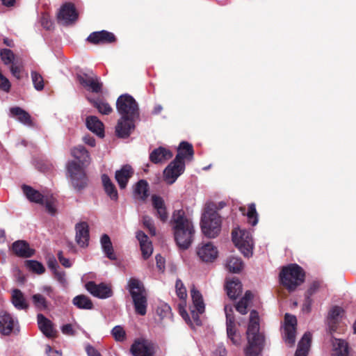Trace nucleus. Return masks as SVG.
I'll list each match as a JSON object with an SVG mask.
<instances>
[{
	"mask_svg": "<svg viewBox=\"0 0 356 356\" xmlns=\"http://www.w3.org/2000/svg\"><path fill=\"white\" fill-rule=\"evenodd\" d=\"M25 266L29 270L38 275H41L45 271L42 264L35 260H26L25 261Z\"/></svg>",
	"mask_w": 356,
	"mask_h": 356,
	"instance_id": "nucleus-40",
	"label": "nucleus"
},
{
	"mask_svg": "<svg viewBox=\"0 0 356 356\" xmlns=\"http://www.w3.org/2000/svg\"><path fill=\"white\" fill-rule=\"evenodd\" d=\"M38 327L42 334L47 338L51 339L56 337L57 331L54 328L53 323L43 314L37 315Z\"/></svg>",
	"mask_w": 356,
	"mask_h": 356,
	"instance_id": "nucleus-19",
	"label": "nucleus"
},
{
	"mask_svg": "<svg viewBox=\"0 0 356 356\" xmlns=\"http://www.w3.org/2000/svg\"><path fill=\"white\" fill-rule=\"evenodd\" d=\"M2 61L5 65L13 64L14 60V54L13 51L8 49H3L0 52Z\"/></svg>",
	"mask_w": 356,
	"mask_h": 356,
	"instance_id": "nucleus-46",
	"label": "nucleus"
},
{
	"mask_svg": "<svg viewBox=\"0 0 356 356\" xmlns=\"http://www.w3.org/2000/svg\"><path fill=\"white\" fill-rule=\"evenodd\" d=\"M172 221L177 245L181 249H187L192 243L195 235L192 220L186 216L183 210L180 209L173 212Z\"/></svg>",
	"mask_w": 356,
	"mask_h": 356,
	"instance_id": "nucleus-4",
	"label": "nucleus"
},
{
	"mask_svg": "<svg viewBox=\"0 0 356 356\" xmlns=\"http://www.w3.org/2000/svg\"><path fill=\"white\" fill-rule=\"evenodd\" d=\"M86 122L89 130L100 138L104 136V124L96 116H88Z\"/></svg>",
	"mask_w": 356,
	"mask_h": 356,
	"instance_id": "nucleus-29",
	"label": "nucleus"
},
{
	"mask_svg": "<svg viewBox=\"0 0 356 356\" xmlns=\"http://www.w3.org/2000/svg\"><path fill=\"white\" fill-rule=\"evenodd\" d=\"M58 259L60 261V263L65 268H70L72 266V263L71 261L63 257V252L62 251H59L58 252Z\"/></svg>",
	"mask_w": 356,
	"mask_h": 356,
	"instance_id": "nucleus-56",
	"label": "nucleus"
},
{
	"mask_svg": "<svg viewBox=\"0 0 356 356\" xmlns=\"http://www.w3.org/2000/svg\"><path fill=\"white\" fill-rule=\"evenodd\" d=\"M343 309L338 306L333 307L329 312L327 323L331 333L337 330L336 324L343 315Z\"/></svg>",
	"mask_w": 356,
	"mask_h": 356,
	"instance_id": "nucleus-28",
	"label": "nucleus"
},
{
	"mask_svg": "<svg viewBox=\"0 0 356 356\" xmlns=\"http://www.w3.org/2000/svg\"><path fill=\"white\" fill-rule=\"evenodd\" d=\"M93 105L99 111V113L104 115H108L113 111L111 106L107 102L100 99L93 101Z\"/></svg>",
	"mask_w": 356,
	"mask_h": 356,
	"instance_id": "nucleus-43",
	"label": "nucleus"
},
{
	"mask_svg": "<svg viewBox=\"0 0 356 356\" xmlns=\"http://www.w3.org/2000/svg\"><path fill=\"white\" fill-rule=\"evenodd\" d=\"M312 303V298H308V297H307V296H305V302L303 305V310H305L307 312H309Z\"/></svg>",
	"mask_w": 356,
	"mask_h": 356,
	"instance_id": "nucleus-64",
	"label": "nucleus"
},
{
	"mask_svg": "<svg viewBox=\"0 0 356 356\" xmlns=\"http://www.w3.org/2000/svg\"><path fill=\"white\" fill-rule=\"evenodd\" d=\"M116 108L121 116L115 127L116 135L122 138H128L139 118L138 104L131 95L123 94L118 98Z\"/></svg>",
	"mask_w": 356,
	"mask_h": 356,
	"instance_id": "nucleus-1",
	"label": "nucleus"
},
{
	"mask_svg": "<svg viewBox=\"0 0 356 356\" xmlns=\"http://www.w3.org/2000/svg\"><path fill=\"white\" fill-rule=\"evenodd\" d=\"M86 351L88 356H102L100 353L92 346L88 344L86 346Z\"/></svg>",
	"mask_w": 356,
	"mask_h": 356,
	"instance_id": "nucleus-57",
	"label": "nucleus"
},
{
	"mask_svg": "<svg viewBox=\"0 0 356 356\" xmlns=\"http://www.w3.org/2000/svg\"><path fill=\"white\" fill-rule=\"evenodd\" d=\"M130 351L134 356H153L154 346L146 339H138L131 345Z\"/></svg>",
	"mask_w": 356,
	"mask_h": 356,
	"instance_id": "nucleus-14",
	"label": "nucleus"
},
{
	"mask_svg": "<svg viewBox=\"0 0 356 356\" xmlns=\"http://www.w3.org/2000/svg\"><path fill=\"white\" fill-rule=\"evenodd\" d=\"M54 275L55 279L62 285L65 286L67 284V280L65 278V273L64 271H60L59 270H56L53 273Z\"/></svg>",
	"mask_w": 356,
	"mask_h": 356,
	"instance_id": "nucleus-53",
	"label": "nucleus"
},
{
	"mask_svg": "<svg viewBox=\"0 0 356 356\" xmlns=\"http://www.w3.org/2000/svg\"><path fill=\"white\" fill-rule=\"evenodd\" d=\"M296 327H284L283 337L285 342L290 346L294 345L296 341Z\"/></svg>",
	"mask_w": 356,
	"mask_h": 356,
	"instance_id": "nucleus-41",
	"label": "nucleus"
},
{
	"mask_svg": "<svg viewBox=\"0 0 356 356\" xmlns=\"http://www.w3.org/2000/svg\"><path fill=\"white\" fill-rule=\"evenodd\" d=\"M191 298L193 300V309H191V314L192 321H186L191 325H200L201 320L199 314H203L205 309V305L200 292L197 290L194 286L191 290Z\"/></svg>",
	"mask_w": 356,
	"mask_h": 356,
	"instance_id": "nucleus-11",
	"label": "nucleus"
},
{
	"mask_svg": "<svg viewBox=\"0 0 356 356\" xmlns=\"http://www.w3.org/2000/svg\"><path fill=\"white\" fill-rule=\"evenodd\" d=\"M45 353L47 356H60L61 355L60 352L56 350H53L49 345L45 346Z\"/></svg>",
	"mask_w": 356,
	"mask_h": 356,
	"instance_id": "nucleus-59",
	"label": "nucleus"
},
{
	"mask_svg": "<svg viewBox=\"0 0 356 356\" xmlns=\"http://www.w3.org/2000/svg\"><path fill=\"white\" fill-rule=\"evenodd\" d=\"M226 267L229 271L238 273L243 269V263L239 257H230L227 260Z\"/></svg>",
	"mask_w": 356,
	"mask_h": 356,
	"instance_id": "nucleus-37",
	"label": "nucleus"
},
{
	"mask_svg": "<svg viewBox=\"0 0 356 356\" xmlns=\"http://www.w3.org/2000/svg\"><path fill=\"white\" fill-rule=\"evenodd\" d=\"M48 266L52 270L53 273L58 270L59 268V266L55 259H53L52 260H49L48 261Z\"/></svg>",
	"mask_w": 356,
	"mask_h": 356,
	"instance_id": "nucleus-62",
	"label": "nucleus"
},
{
	"mask_svg": "<svg viewBox=\"0 0 356 356\" xmlns=\"http://www.w3.org/2000/svg\"><path fill=\"white\" fill-rule=\"evenodd\" d=\"M176 293L180 300H186L187 297L186 289L181 281L177 279L175 284Z\"/></svg>",
	"mask_w": 356,
	"mask_h": 356,
	"instance_id": "nucleus-47",
	"label": "nucleus"
},
{
	"mask_svg": "<svg viewBox=\"0 0 356 356\" xmlns=\"http://www.w3.org/2000/svg\"><path fill=\"white\" fill-rule=\"evenodd\" d=\"M111 334L117 341H123L126 339L125 331L120 325L115 326L111 330Z\"/></svg>",
	"mask_w": 356,
	"mask_h": 356,
	"instance_id": "nucleus-45",
	"label": "nucleus"
},
{
	"mask_svg": "<svg viewBox=\"0 0 356 356\" xmlns=\"http://www.w3.org/2000/svg\"><path fill=\"white\" fill-rule=\"evenodd\" d=\"M312 341V334L306 332L298 344V348L295 353V356H307Z\"/></svg>",
	"mask_w": 356,
	"mask_h": 356,
	"instance_id": "nucleus-30",
	"label": "nucleus"
},
{
	"mask_svg": "<svg viewBox=\"0 0 356 356\" xmlns=\"http://www.w3.org/2000/svg\"><path fill=\"white\" fill-rule=\"evenodd\" d=\"M60 330H61L62 333L65 335L72 336V335H74V334H75V331L74 330L73 327L71 324L63 325L60 327Z\"/></svg>",
	"mask_w": 356,
	"mask_h": 356,
	"instance_id": "nucleus-55",
	"label": "nucleus"
},
{
	"mask_svg": "<svg viewBox=\"0 0 356 356\" xmlns=\"http://www.w3.org/2000/svg\"><path fill=\"white\" fill-rule=\"evenodd\" d=\"M225 205L224 202H220L218 206L211 202L205 204L201 217V229L208 238L216 237L221 229L222 220L217 209H222Z\"/></svg>",
	"mask_w": 356,
	"mask_h": 356,
	"instance_id": "nucleus-5",
	"label": "nucleus"
},
{
	"mask_svg": "<svg viewBox=\"0 0 356 356\" xmlns=\"http://www.w3.org/2000/svg\"><path fill=\"white\" fill-rule=\"evenodd\" d=\"M128 289L133 299L136 312L141 316L147 312V298L143 284L137 279L131 278L128 282Z\"/></svg>",
	"mask_w": 356,
	"mask_h": 356,
	"instance_id": "nucleus-8",
	"label": "nucleus"
},
{
	"mask_svg": "<svg viewBox=\"0 0 356 356\" xmlns=\"http://www.w3.org/2000/svg\"><path fill=\"white\" fill-rule=\"evenodd\" d=\"M76 241L81 248H86L89 243V227L87 222H82L76 225Z\"/></svg>",
	"mask_w": 356,
	"mask_h": 356,
	"instance_id": "nucleus-20",
	"label": "nucleus"
},
{
	"mask_svg": "<svg viewBox=\"0 0 356 356\" xmlns=\"http://www.w3.org/2000/svg\"><path fill=\"white\" fill-rule=\"evenodd\" d=\"M232 241L240 252L246 257L252 255L254 242L250 232L235 229L232 231Z\"/></svg>",
	"mask_w": 356,
	"mask_h": 356,
	"instance_id": "nucleus-9",
	"label": "nucleus"
},
{
	"mask_svg": "<svg viewBox=\"0 0 356 356\" xmlns=\"http://www.w3.org/2000/svg\"><path fill=\"white\" fill-rule=\"evenodd\" d=\"M14 254L22 258H29L35 254V250L31 248L26 241L18 240L12 244L11 248Z\"/></svg>",
	"mask_w": 356,
	"mask_h": 356,
	"instance_id": "nucleus-18",
	"label": "nucleus"
},
{
	"mask_svg": "<svg viewBox=\"0 0 356 356\" xmlns=\"http://www.w3.org/2000/svg\"><path fill=\"white\" fill-rule=\"evenodd\" d=\"M87 40L95 44L112 43L115 42V37L114 34L111 32L101 31L90 33Z\"/></svg>",
	"mask_w": 356,
	"mask_h": 356,
	"instance_id": "nucleus-21",
	"label": "nucleus"
},
{
	"mask_svg": "<svg viewBox=\"0 0 356 356\" xmlns=\"http://www.w3.org/2000/svg\"><path fill=\"white\" fill-rule=\"evenodd\" d=\"M198 257L205 262H211L218 257V250L211 242L200 244L197 250Z\"/></svg>",
	"mask_w": 356,
	"mask_h": 356,
	"instance_id": "nucleus-17",
	"label": "nucleus"
},
{
	"mask_svg": "<svg viewBox=\"0 0 356 356\" xmlns=\"http://www.w3.org/2000/svg\"><path fill=\"white\" fill-rule=\"evenodd\" d=\"M134 170L129 165H125L115 172V179L121 189L125 188L129 179L132 177Z\"/></svg>",
	"mask_w": 356,
	"mask_h": 356,
	"instance_id": "nucleus-25",
	"label": "nucleus"
},
{
	"mask_svg": "<svg viewBox=\"0 0 356 356\" xmlns=\"http://www.w3.org/2000/svg\"><path fill=\"white\" fill-rule=\"evenodd\" d=\"M41 290L42 291L44 292L47 293V295L49 297V298H53V292H54V289L51 286H43L42 288H41Z\"/></svg>",
	"mask_w": 356,
	"mask_h": 356,
	"instance_id": "nucleus-63",
	"label": "nucleus"
},
{
	"mask_svg": "<svg viewBox=\"0 0 356 356\" xmlns=\"http://www.w3.org/2000/svg\"><path fill=\"white\" fill-rule=\"evenodd\" d=\"M143 224L149 230L150 234L154 236L156 234V229L154 227V221L151 217L144 216L143 217Z\"/></svg>",
	"mask_w": 356,
	"mask_h": 356,
	"instance_id": "nucleus-48",
	"label": "nucleus"
},
{
	"mask_svg": "<svg viewBox=\"0 0 356 356\" xmlns=\"http://www.w3.org/2000/svg\"><path fill=\"white\" fill-rule=\"evenodd\" d=\"M297 319L295 316L286 314L284 316V327H296Z\"/></svg>",
	"mask_w": 356,
	"mask_h": 356,
	"instance_id": "nucleus-49",
	"label": "nucleus"
},
{
	"mask_svg": "<svg viewBox=\"0 0 356 356\" xmlns=\"http://www.w3.org/2000/svg\"><path fill=\"white\" fill-rule=\"evenodd\" d=\"M186 300H181V302L179 303L178 305L179 312L181 317L185 320V321H190V317L186 310Z\"/></svg>",
	"mask_w": 356,
	"mask_h": 356,
	"instance_id": "nucleus-51",
	"label": "nucleus"
},
{
	"mask_svg": "<svg viewBox=\"0 0 356 356\" xmlns=\"http://www.w3.org/2000/svg\"><path fill=\"white\" fill-rule=\"evenodd\" d=\"M156 266L158 268L161 270H163L165 268V259L160 254H157L156 256Z\"/></svg>",
	"mask_w": 356,
	"mask_h": 356,
	"instance_id": "nucleus-60",
	"label": "nucleus"
},
{
	"mask_svg": "<svg viewBox=\"0 0 356 356\" xmlns=\"http://www.w3.org/2000/svg\"><path fill=\"white\" fill-rule=\"evenodd\" d=\"M76 77L79 82L88 90L96 93L101 91L102 83L99 82V78L92 71H80L77 73Z\"/></svg>",
	"mask_w": 356,
	"mask_h": 356,
	"instance_id": "nucleus-12",
	"label": "nucleus"
},
{
	"mask_svg": "<svg viewBox=\"0 0 356 356\" xmlns=\"http://www.w3.org/2000/svg\"><path fill=\"white\" fill-rule=\"evenodd\" d=\"M173 156L172 152L165 147H159L154 149L149 154V160L153 163L157 164L160 163L165 162L170 159Z\"/></svg>",
	"mask_w": 356,
	"mask_h": 356,
	"instance_id": "nucleus-24",
	"label": "nucleus"
},
{
	"mask_svg": "<svg viewBox=\"0 0 356 356\" xmlns=\"http://www.w3.org/2000/svg\"><path fill=\"white\" fill-rule=\"evenodd\" d=\"M333 345V356H348V346L346 341L334 339Z\"/></svg>",
	"mask_w": 356,
	"mask_h": 356,
	"instance_id": "nucleus-36",
	"label": "nucleus"
},
{
	"mask_svg": "<svg viewBox=\"0 0 356 356\" xmlns=\"http://www.w3.org/2000/svg\"><path fill=\"white\" fill-rule=\"evenodd\" d=\"M10 115L17 118L21 123L25 125H31L32 122L30 115L20 107H12L10 109Z\"/></svg>",
	"mask_w": 356,
	"mask_h": 356,
	"instance_id": "nucleus-34",
	"label": "nucleus"
},
{
	"mask_svg": "<svg viewBox=\"0 0 356 356\" xmlns=\"http://www.w3.org/2000/svg\"><path fill=\"white\" fill-rule=\"evenodd\" d=\"M11 298L12 303L16 309L23 310L28 308L25 297L19 289H13L11 292Z\"/></svg>",
	"mask_w": 356,
	"mask_h": 356,
	"instance_id": "nucleus-31",
	"label": "nucleus"
},
{
	"mask_svg": "<svg viewBox=\"0 0 356 356\" xmlns=\"http://www.w3.org/2000/svg\"><path fill=\"white\" fill-rule=\"evenodd\" d=\"M320 287V283L318 281L313 282L309 289H307L305 296L308 298H311Z\"/></svg>",
	"mask_w": 356,
	"mask_h": 356,
	"instance_id": "nucleus-54",
	"label": "nucleus"
},
{
	"mask_svg": "<svg viewBox=\"0 0 356 356\" xmlns=\"http://www.w3.org/2000/svg\"><path fill=\"white\" fill-rule=\"evenodd\" d=\"M249 305L245 300L241 299L236 306V309L241 314H245L248 311L247 308Z\"/></svg>",
	"mask_w": 356,
	"mask_h": 356,
	"instance_id": "nucleus-52",
	"label": "nucleus"
},
{
	"mask_svg": "<svg viewBox=\"0 0 356 356\" xmlns=\"http://www.w3.org/2000/svg\"><path fill=\"white\" fill-rule=\"evenodd\" d=\"M72 302L73 304L79 309H91L93 307L90 299L84 295H79L74 297Z\"/></svg>",
	"mask_w": 356,
	"mask_h": 356,
	"instance_id": "nucleus-38",
	"label": "nucleus"
},
{
	"mask_svg": "<svg viewBox=\"0 0 356 356\" xmlns=\"http://www.w3.org/2000/svg\"><path fill=\"white\" fill-rule=\"evenodd\" d=\"M193 145L182 141L177 148V154L163 170V179L168 184H172L185 170L184 160L191 161L193 158Z\"/></svg>",
	"mask_w": 356,
	"mask_h": 356,
	"instance_id": "nucleus-3",
	"label": "nucleus"
},
{
	"mask_svg": "<svg viewBox=\"0 0 356 356\" xmlns=\"http://www.w3.org/2000/svg\"><path fill=\"white\" fill-rule=\"evenodd\" d=\"M213 356H225L226 350L223 346H218L213 353Z\"/></svg>",
	"mask_w": 356,
	"mask_h": 356,
	"instance_id": "nucleus-61",
	"label": "nucleus"
},
{
	"mask_svg": "<svg viewBox=\"0 0 356 356\" xmlns=\"http://www.w3.org/2000/svg\"><path fill=\"white\" fill-rule=\"evenodd\" d=\"M86 289L93 296L100 299H106L113 296L111 288L104 284H96L93 281H90L86 284Z\"/></svg>",
	"mask_w": 356,
	"mask_h": 356,
	"instance_id": "nucleus-15",
	"label": "nucleus"
},
{
	"mask_svg": "<svg viewBox=\"0 0 356 356\" xmlns=\"http://www.w3.org/2000/svg\"><path fill=\"white\" fill-rule=\"evenodd\" d=\"M149 185L147 181L144 179L139 180L134 187V196L143 202L147 198L149 193Z\"/></svg>",
	"mask_w": 356,
	"mask_h": 356,
	"instance_id": "nucleus-33",
	"label": "nucleus"
},
{
	"mask_svg": "<svg viewBox=\"0 0 356 356\" xmlns=\"http://www.w3.org/2000/svg\"><path fill=\"white\" fill-rule=\"evenodd\" d=\"M280 282L289 291H294L305 280L303 269L296 264L284 266L279 275Z\"/></svg>",
	"mask_w": 356,
	"mask_h": 356,
	"instance_id": "nucleus-7",
	"label": "nucleus"
},
{
	"mask_svg": "<svg viewBox=\"0 0 356 356\" xmlns=\"http://www.w3.org/2000/svg\"><path fill=\"white\" fill-rule=\"evenodd\" d=\"M152 206L156 211V216L162 221L165 222L168 219V213L165 206L164 200L160 196L154 195L152 197Z\"/></svg>",
	"mask_w": 356,
	"mask_h": 356,
	"instance_id": "nucleus-26",
	"label": "nucleus"
},
{
	"mask_svg": "<svg viewBox=\"0 0 356 356\" xmlns=\"http://www.w3.org/2000/svg\"><path fill=\"white\" fill-rule=\"evenodd\" d=\"M17 321L8 312H0V332L3 335H8L14 328Z\"/></svg>",
	"mask_w": 356,
	"mask_h": 356,
	"instance_id": "nucleus-22",
	"label": "nucleus"
},
{
	"mask_svg": "<svg viewBox=\"0 0 356 356\" xmlns=\"http://www.w3.org/2000/svg\"><path fill=\"white\" fill-rule=\"evenodd\" d=\"M102 181L104 191L107 195L112 200L116 201L118 198V193L115 185L112 183L109 177L104 174L102 176Z\"/></svg>",
	"mask_w": 356,
	"mask_h": 356,
	"instance_id": "nucleus-32",
	"label": "nucleus"
},
{
	"mask_svg": "<svg viewBox=\"0 0 356 356\" xmlns=\"http://www.w3.org/2000/svg\"><path fill=\"white\" fill-rule=\"evenodd\" d=\"M246 216L248 222L251 225L255 226L258 223V214L256 211L255 204L254 203H252L249 205Z\"/></svg>",
	"mask_w": 356,
	"mask_h": 356,
	"instance_id": "nucleus-42",
	"label": "nucleus"
},
{
	"mask_svg": "<svg viewBox=\"0 0 356 356\" xmlns=\"http://www.w3.org/2000/svg\"><path fill=\"white\" fill-rule=\"evenodd\" d=\"M225 289L231 299H236L242 292V284L238 278L234 277L227 280Z\"/></svg>",
	"mask_w": 356,
	"mask_h": 356,
	"instance_id": "nucleus-27",
	"label": "nucleus"
},
{
	"mask_svg": "<svg viewBox=\"0 0 356 356\" xmlns=\"http://www.w3.org/2000/svg\"><path fill=\"white\" fill-rule=\"evenodd\" d=\"M136 237L139 241L143 257L147 259L152 255L153 252L152 242L149 240L148 236L142 231H138Z\"/></svg>",
	"mask_w": 356,
	"mask_h": 356,
	"instance_id": "nucleus-23",
	"label": "nucleus"
},
{
	"mask_svg": "<svg viewBox=\"0 0 356 356\" xmlns=\"http://www.w3.org/2000/svg\"><path fill=\"white\" fill-rule=\"evenodd\" d=\"M78 17V13L74 4L66 3L63 5L58 13V20L64 25L74 22Z\"/></svg>",
	"mask_w": 356,
	"mask_h": 356,
	"instance_id": "nucleus-16",
	"label": "nucleus"
},
{
	"mask_svg": "<svg viewBox=\"0 0 356 356\" xmlns=\"http://www.w3.org/2000/svg\"><path fill=\"white\" fill-rule=\"evenodd\" d=\"M100 243L106 256L111 260H115L117 259L116 255L114 253L113 245L108 235L103 234L101 237Z\"/></svg>",
	"mask_w": 356,
	"mask_h": 356,
	"instance_id": "nucleus-35",
	"label": "nucleus"
},
{
	"mask_svg": "<svg viewBox=\"0 0 356 356\" xmlns=\"http://www.w3.org/2000/svg\"><path fill=\"white\" fill-rule=\"evenodd\" d=\"M10 72L12 74L17 78V79H19L21 77V67L19 66H17L15 65L14 63L12 64L10 67Z\"/></svg>",
	"mask_w": 356,
	"mask_h": 356,
	"instance_id": "nucleus-58",
	"label": "nucleus"
},
{
	"mask_svg": "<svg viewBox=\"0 0 356 356\" xmlns=\"http://www.w3.org/2000/svg\"><path fill=\"white\" fill-rule=\"evenodd\" d=\"M246 334L248 346L245 348V355L258 356L263 348L264 336L259 332V317L256 310L250 312Z\"/></svg>",
	"mask_w": 356,
	"mask_h": 356,
	"instance_id": "nucleus-6",
	"label": "nucleus"
},
{
	"mask_svg": "<svg viewBox=\"0 0 356 356\" xmlns=\"http://www.w3.org/2000/svg\"><path fill=\"white\" fill-rule=\"evenodd\" d=\"M40 23L42 27L47 30H50L53 26V22L49 16L46 13H42L40 17Z\"/></svg>",
	"mask_w": 356,
	"mask_h": 356,
	"instance_id": "nucleus-50",
	"label": "nucleus"
},
{
	"mask_svg": "<svg viewBox=\"0 0 356 356\" xmlns=\"http://www.w3.org/2000/svg\"><path fill=\"white\" fill-rule=\"evenodd\" d=\"M225 313L226 316L227 337L234 345L238 346L241 343V337L236 332L232 307L231 305H225Z\"/></svg>",
	"mask_w": 356,
	"mask_h": 356,
	"instance_id": "nucleus-13",
	"label": "nucleus"
},
{
	"mask_svg": "<svg viewBox=\"0 0 356 356\" xmlns=\"http://www.w3.org/2000/svg\"><path fill=\"white\" fill-rule=\"evenodd\" d=\"M32 302L37 310L44 311L48 308L47 299L40 293L33 295Z\"/></svg>",
	"mask_w": 356,
	"mask_h": 356,
	"instance_id": "nucleus-39",
	"label": "nucleus"
},
{
	"mask_svg": "<svg viewBox=\"0 0 356 356\" xmlns=\"http://www.w3.org/2000/svg\"><path fill=\"white\" fill-rule=\"evenodd\" d=\"M31 76L35 89L38 91L42 90L44 88V79L41 74L35 71H32Z\"/></svg>",
	"mask_w": 356,
	"mask_h": 356,
	"instance_id": "nucleus-44",
	"label": "nucleus"
},
{
	"mask_svg": "<svg viewBox=\"0 0 356 356\" xmlns=\"http://www.w3.org/2000/svg\"><path fill=\"white\" fill-rule=\"evenodd\" d=\"M72 156L81 165L74 161H69L67 164V173L70 177V183L74 189L83 190L88 185V177L83 167L90 162V157L88 150L82 145L74 147L71 150Z\"/></svg>",
	"mask_w": 356,
	"mask_h": 356,
	"instance_id": "nucleus-2",
	"label": "nucleus"
},
{
	"mask_svg": "<svg viewBox=\"0 0 356 356\" xmlns=\"http://www.w3.org/2000/svg\"><path fill=\"white\" fill-rule=\"evenodd\" d=\"M22 191L24 195L29 201L44 204L46 209L51 215L56 213V200L54 197L51 196L50 198L44 197L39 191L27 185L22 186Z\"/></svg>",
	"mask_w": 356,
	"mask_h": 356,
	"instance_id": "nucleus-10",
	"label": "nucleus"
}]
</instances>
